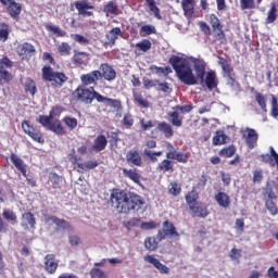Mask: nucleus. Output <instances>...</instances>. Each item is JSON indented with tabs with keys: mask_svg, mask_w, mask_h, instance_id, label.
<instances>
[{
	"mask_svg": "<svg viewBox=\"0 0 278 278\" xmlns=\"http://www.w3.org/2000/svg\"><path fill=\"white\" fill-rule=\"evenodd\" d=\"M11 162L15 166V168L18 169L20 173H22L23 177H27V165H25V163L21 157H18V155H16L15 153H11Z\"/></svg>",
	"mask_w": 278,
	"mask_h": 278,
	"instance_id": "5701e85b",
	"label": "nucleus"
},
{
	"mask_svg": "<svg viewBox=\"0 0 278 278\" xmlns=\"http://www.w3.org/2000/svg\"><path fill=\"white\" fill-rule=\"evenodd\" d=\"M264 179V170L262 169H255L253 172V184H262V180Z\"/></svg>",
	"mask_w": 278,
	"mask_h": 278,
	"instance_id": "69168bd1",
	"label": "nucleus"
},
{
	"mask_svg": "<svg viewBox=\"0 0 278 278\" xmlns=\"http://www.w3.org/2000/svg\"><path fill=\"white\" fill-rule=\"evenodd\" d=\"M157 173H175V163H173V159H164L161 163L156 166Z\"/></svg>",
	"mask_w": 278,
	"mask_h": 278,
	"instance_id": "6ab92c4d",
	"label": "nucleus"
},
{
	"mask_svg": "<svg viewBox=\"0 0 278 278\" xmlns=\"http://www.w3.org/2000/svg\"><path fill=\"white\" fill-rule=\"evenodd\" d=\"M22 129L27 134V136H29V138H31V140L38 142L39 144H45V136L42 135V131L35 128L29 124V122L25 121L22 123Z\"/></svg>",
	"mask_w": 278,
	"mask_h": 278,
	"instance_id": "0eeeda50",
	"label": "nucleus"
},
{
	"mask_svg": "<svg viewBox=\"0 0 278 278\" xmlns=\"http://www.w3.org/2000/svg\"><path fill=\"white\" fill-rule=\"evenodd\" d=\"M204 81L208 90H214V88L218 86V81H216V72L214 71L207 72Z\"/></svg>",
	"mask_w": 278,
	"mask_h": 278,
	"instance_id": "72a5a7b5",
	"label": "nucleus"
},
{
	"mask_svg": "<svg viewBox=\"0 0 278 278\" xmlns=\"http://www.w3.org/2000/svg\"><path fill=\"white\" fill-rule=\"evenodd\" d=\"M73 94L76 101L85 103V105H92V101L96 100L97 102H99V97L101 93L94 90V87L86 88L84 86H79L75 89Z\"/></svg>",
	"mask_w": 278,
	"mask_h": 278,
	"instance_id": "39448f33",
	"label": "nucleus"
},
{
	"mask_svg": "<svg viewBox=\"0 0 278 278\" xmlns=\"http://www.w3.org/2000/svg\"><path fill=\"white\" fill-rule=\"evenodd\" d=\"M17 53L18 55H34L36 53V47L29 42H24L17 47Z\"/></svg>",
	"mask_w": 278,
	"mask_h": 278,
	"instance_id": "cd10ccee",
	"label": "nucleus"
},
{
	"mask_svg": "<svg viewBox=\"0 0 278 278\" xmlns=\"http://www.w3.org/2000/svg\"><path fill=\"white\" fill-rule=\"evenodd\" d=\"M191 62L193 64L195 75L187 59L173 54L168 61L178 79L186 86H197L199 81L200 84H205L207 63H205V60L197 58H193Z\"/></svg>",
	"mask_w": 278,
	"mask_h": 278,
	"instance_id": "f257e3e1",
	"label": "nucleus"
},
{
	"mask_svg": "<svg viewBox=\"0 0 278 278\" xmlns=\"http://www.w3.org/2000/svg\"><path fill=\"white\" fill-rule=\"evenodd\" d=\"M46 29L47 31H51L52 34H54L55 36H58V38H64L67 36L66 30H62L60 27L58 26H53V25H46Z\"/></svg>",
	"mask_w": 278,
	"mask_h": 278,
	"instance_id": "3c124183",
	"label": "nucleus"
},
{
	"mask_svg": "<svg viewBox=\"0 0 278 278\" xmlns=\"http://www.w3.org/2000/svg\"><path fill=\"white\" fill-rule=\"evenodd\" d=\"M0 3L2 5H8L7 11L13 21H18L21 13L23 12L22 3H18L14 0H0Z\"/></svg>",
	"mask_w": 278,
	"mask_h": 278,
	"instance_id": "6e6552de",
	"label": "nucleus"
},
{
	"mask_svg": "<svg viewBox=\"0 0 278 278\" xmlns=\"http://www.w3.org/2000/svg\"><path fill=\"white\" fill-rule=\"evenodd\" d=\"M73 47H71L70 43L66 41L61 42V45H59L58 47V53H60V55H62L63 58H67L68 55H71Z\"/></svg>",
	"mask_w": 278,
	"mask_h": 278,
	"instance_id": "37998d69",
	"label": "nucleus"
},
{
	"mask_svg": "<svg viewBox=\"0 0 278 278\" xmlns=\"http://www.w3.org/2000/svg\"><path fill=\"white\" fill-rule=\"evenodd\" d=\"M74 7L80 16H94L90 10H94V5L90 0H78L74 2Z\"/></svg>",
	"mask_w": 278,
	"mask_h": 278,
	"instance_id": "1a4fd4ad",
	"label": "nucleus"
},
{
	"mask_svg": "<svg viewBox=\"0 0 278 278\" xmlns=\"http://www.w3.org/2000/svg\"><path fill=\"white\" fill-rule=\"evenodd\" d=\"M157 29H155V26L153 25H143L141 26L139 34L142 38L147 37V36H151L153 34H156Z\"/></svg>",
	"mask_w": 278,
	"mask_h": 278,
	"instance_id": "8fccbe9b",
	"label": "nucleus"
},
{
	"mask_svg": "<svg viewBox=\"0 0 278 278\" xmlns=\"http://www.w3.org/2000/svg\"><path fill=\"white\" fill-rule=\"evenodd\" d=\"M126 162L128 166L142 167V153L139 150L132 149L126 153Z\"/></svg>",
	"mask_w": 278,
	"mask_h": 278,
	"instance_id": "ddd939ff",
	"label": "nucleus"
},
{
	"mask_svg": "<svg viewBox=\"0 0 278 278\" xmlns=\"http://www.w3.org/2000/svg\"><path fill=\"white\" fill-rule=\"evenodd\" d=\"M50 131H53L56 134V136H65L66 129L62 125V122L60 119H55L52 125L49 126Z\"/></svg>",
	"mask_w": 278,
	"mask_h": 278,
	"instance_id": "c9c22d12",
	"label": "nucleus"
},
{
	"mask_svg": "<svg viewBox=\"0 0 278 278\" xmlns=\"http://www.w3.org/2000/svg\"><path fill=\"white\" fill-rule=\"evenodd\" d=\"M265 191H266L268 199H277V193H276V192H278L277 181L267 180Z\"/></svg>",
	"mask_w": 278,
	"mask_h": 278,
	"instance_id": "c756f323",
	"label": "nucleus"
},
{
	"mask_svg": "<svg viewBox=\"0 0 278 278\" xmlns=\"http://www.w3.org/2000/svg\"><path fill=\"white\" fill-rule=\"evenodd\" d=\"M241 10H255V0H240Z\"/></svg>",
	"mask_w": 278,
	"mask_h": 278,
	"instance_id": "0e129e2a",
	"label": "nucleus"
},
{
	"mask_svg": "<svg viewBox=\"0 0 278 278\" xmlns=\"http://www.w3.org/2000/svg\"><path fill=\"white\" fill-rule=\"evenodd\" d=\"M146 2L150 12H153L155 18H157V21H162V14L160 13V9L155 3V0H146Z\"/></svg>",
	"mask_w": 278,
	"mask_h": 278,
	"instance_id": "49530a36",
	"label": "nucleus"
},
{
	"mask_svg": "<svg viewBox=\"0 0 278 278\" xmlns=\"http://www.w3.org/2000/svg\"><path fill=\"white\" fill-rule=\"evenodd\" d=\"M2 216L5 220H9L11 223H17L18 222V217L16 216V213H14V211L12 210H3Z\"/></svg>",
	"mask_w": 278,
	"mask_h": 278,
	"instance_id": "6e6d98bb",
	"label": "nucleus"
},
{
	"mask_svg": "<svg viewBox=\"0 0 278 278\" xmlns=\"http://www.w3.org/2000/svg\"><path fill=\"white\" fill-rule=\"evenodd\" d=\"M156 238L159 242L162 240H166V238H179V231H177V227L170 220L163 222L162 230L157 231Z\"/></svg>",
	"mask_w": 278,
	"mask_h": 278,
	"instance_id": "423d86ee",
	"label": "nucleus"
},
{
	"mask_svg": "<svg viewBox=\"0 0 278 278\" xmlns=\"http://www.w3.org/2000/svg\"><path fill=\"white\" fill-rule=\"evenodd\" d=\"M276 200L277 198H268L265 202V207L268 210L271 216H277L278 214L277 204L275 203Z\"/></svg>",
	"mask_w": 278,
	"mask_h": 278,
	"instance_id": "a18cd8bd",
	"label": "nucleus"
},
{
	"mask_svg": "<svg viewBox=\"0 0 278 278\" xmlns=\"http://www.w3.org/2000/svg\"><path fill=\"white\" fill-rule=\"evenodd\" d=\"M168 192L173 197H179V194H181V185H178L177 181L170 182Z\"/></svg>",
	"mask_w": 278,
	"mask_h": 278,
	"instance_id": "13d9d810",
	"label": "nucleus"
},
{
	"mask_svg": "<svg viewBox=\"0 0 278 278\" xmlns=\"http://www.w3.org/2000/svg\"><path fill=\"white\" fill-rule=\"evenodd\" d=\"M42 79L43 81H50L52 88H62L66 81H68V76L64 72H55L51 65L42 67Z\"/></svg>",
	"mask_w": 278,
	"mask_h": 278,
	"instance_id": "20e7f679",
	"label": "nucleus"
},
{
	"mask_svg": "<svg viewBox=\"0 0 278 278\" xmlns=\"http://www.w3.org/2000/svg\"><path fill=\"white\" fill-rule=\"evenodd\" d=\"M220 157H233L236 155V146H229L219 151Z\"/></svg>",
	"mask_w": 278,
	"mask_h": 278,
	"instance_id": "864d4df0",
	"label": "nucleus"
},
{
	"mask_svg": "<svg viewBox=\"0 0 278 278\" xmlns=\"http://www.w3.org/2000/svg\"><path fill=\"white\" fill-rule=\"evenodd\" d=\"M215 201L219 205V207H224L225 210L231 205V198L226 192L219 191L215 194Z\"/></svg>",
	"mask_w": 278,
	"mask_h": 278,
	"instance_id": "393cba45",
	"label": "nucleus"
},
{
	"mask_svg": "<svg viewBox=\"0 0 278 278\" xmlns=\"http://www.w3.org/2000/svg\"><path fill=\"white\" fill-rule=\"evenodd\" d=\"M185 201L193 218H207V216H210L207 205L199 201V192L197 189H194V187L185 195Z\"/></svg>",
	"mask_w": 278,
	"mask_h": 278,
	"instance_id": "7ed1b4c3",
	"label": "nucleus"
},
{
	"mask_svg": "<svg viewBox=\"0 0 278 278\" xmlns=\"http://www.w3.org/2000/svg\"><path fill=\"white\" fill-rule=\"evenodd\" d=\"M167 116L169 118V123L174 127H182V125H184V116L179 115V111L174 110L173 112L167 113Z\"/></svg>",
	"mask_w": 278,
	"mask_h": 278,
	"instance_id": "7c9ffc66",
	"label": "nucleus"
},
{
	"mask_svg": "<svg viewBox=\"0 0 278 278\" xmlns=\"http://www.w3.org/2000/svg\"><path fill=\"white\" fill-rule=\"evenodd\" d=\"M229 137L225 135V131L217 130L213 137V144L215 147H220V144H226Z\"/></svg>",
	"mask_w": 278,
	"mask_h": 278,
	"instance_id": "e433bc0d",
	"label": "nucleus"
},
{
	"mask_svg": "<svg viewBox=\"0 0 278 278\" xmlns=\"http://www.w3.org/2000/svg\"><path fill=\"white\" fill-rule=\"evenodd\" d=\"M71 38L74 40V42H77L78 45H81L83 47L90 45V40L88 39V37H84L83 35L72 34Z\"/></svg>",
	"mask_w": 278,
	"mask_h": 278,
	"instance_id": "603ef678",
	"label": "nucleus"
},
{
	"mask_svg": "<svg viewBox=\"0 0 278 278\" xmlns=\"http://www.w3.org/2000/svg\"><path fill=\"white\" fill-rule=\"evenodd\" d=\"M24 90L27 94L34 97L38 92V87H36V81L31 78H27L24 85Z\"/></svg>",
	"mask_w": 278,
	"mask_h": 278,
	"instance_id": "4c0bfd02",
	"label": "nucleus"
},
{
	"mask_svg": "<svg viewBox=\"0 0 278 278\" xmlns=\"http://www.w3.org/2000/svg\"><path fill=\"white\" fill-rule=\"evenodd\" d=\"M50 181L52 184V188L58 190L60 188V184H62V177L55 173L51 174Z\"/></svg>",
	"mask_w": 278,
	"mask_h": 278,
	"instance_id": "e2e57ef3",
	"label": "nucleus"
},
{
	"mask_svg": "<svg viewBox=\"0 0 278 278\" xmlns=\"http://www.w3.org/2000/svg\"><path fill=\"white\" fill-rule=\"evenodd\" d=\"M132 97H134V101H135L136 105H138V108H141L143 110H149V108H151L150 101L147 100L144 98V96H142V92L135 91L132 93Z\"/></svg>",
	"mask_w": 278,
	"mask_h": 278,
	"instance_id": "a878e982",
	"label": "nucleus"
},
{
	"mask_svg": "<svg viewBox=\"0 0 278 278\" xmlns=\"http://www.w3.org/2000/svg\"><path fill=\"white\" fill-rule=\"evenodd\" d=\"M22 227L24 229H36V216L31 212H25L22 214Z\"/></svg>",
	"mask_w": 278,
	"mask_h": 278,
	"instance_id": "412c9836",
	"label": "nucleus"
},
{
	"mask_svg": "<svg viewBox=\"0 0 278 278\" xmlns=\"http://www.w3.org/2000/svg\"><path fill=\"white\" fill-rule=\"evenodd\" d=\"M278 18L277 4H273L267 12V17L265 18V25H271Z\"/></svg>",
	"mask_w": 278,
	"mask_h": 278,
	"instance_id": "ea45409f",
	"label": "nucleus"
},
{
	"mask_svg": "<svg viewBox=\"0 0 278 278\" xmlns=\"http://www.w3.org/2000/svg\"><path fill=\"white\" fill-rule=\"evenodd\" d=\"M242 138L245 140V144L248 149H255L257 147V140L260 136L257 135V131L253 128H245L244 130H241Z\"/></svg>",
	"mask_w": 278,
	"mask_h": 278,
	"instance_id": "9b49d317",
	"label": "nucleus"
},
{
	"mask_svg": "<svg viewBox=\"0 0 278 278\" xmlns=\"http://www.w3.org/2000/svg\"><path fill=\"white\" fill-rule=\"evenodd\" d=\"M63 123H64V125L67 126V128L71 131H73V129H77L78 122H77V118H75V117L65 116L63 118Z\"/></svg>",
	"mask_w": 278,
	"mask_h": 278,
	"instance_id": "4d7b16f0",
	"label": "nucleus"
},
{
	"mask_svg": "<svg viewBox=\"0 0 278 278\" xmlns=\"http://www.w3.org/2000/svg\"><path fill=\"white\" fill-rule=\"evenodd\" d=\"M156 90H159V92H167L168 94L173 92V88H170V85L166 81L161 83L160 80H156Z\"/></svg>",
	"mask_w": 278,
	"mask_h": 278,
	"instance_id": "052dcab7",
	"label": "nucleus"
},
{
	"mask_svg": "<svg viewBox=\"0 0 278 278\" xmlns=\"http://www.w3.org/2000/svg\"><path fill=\"white\" fill-rule=\"evenodd\" d=\"M45 270L48 275H55L58 271V261L55 260V254H47L43 258Z\"/></svg>",
	"mask_w": 278,
	"mask_h": 278,
	"instance_id": "2eb2a0df",
	"label": "nucleus"
},
{
	"mask_svg": "<svg viewBox=\"0 0 278 278\" xmlns=\"http://www.w3.org/2000/svg\"><path fill=\"white\" fill-rule=\"evenodd\" d=\"M160 239L157 237H147L144 240V248L147 251H157V247H160Z\"/></svg>",
	"mask_w": 278,
	"mask_h": 278,
	"instance_id": "f704fd0d",
	"label": "nucleus"
},
{
	"mask_svg": "<svg viewBox=\"0 0 278 278\" xmlns=\"http://www.w3.org/2000/svg\"><path fill=\"white\" fill-rule=\"evenodd\" d=\"M151 47H153V43H151V40L149 39H142L136 43L137 51H141L142 53L151 51Z\"/></svg>",
	"mask_w": 278,
	"mask_h": 278,
	"instance_id": "79ce46f5",
	"label": "nucleus"
},
{
	"mask_svg": "<svg viewBox=\"0 0 278 278\" xmlns=\"http://www.w3.org/2000/svg\"><path fill=\"white\" fill-rule=\"evenodd\" d=\"M45 223H53L56 226V231H60V229L64 230H71L73 229V226L71 225V222H67L66 219H62L55 215H43Z\"/></svg>",
	"mask_w": 278,
	"mask_h": 278,
	"instance_id": "9d476101",
	"label": "nucleus"
},
{
	"mask_svg": "<svg viewBox=\"0 0 278 278\" xmlns=\"http://www.w3.org/2000/svg\"><path fill=\"white\" fill-rule=\"evenodd\" d=\"M39 123H40V125H42V127H48V129H49V127H51V121H53V117H51V115L49 114V116H47V115H40L39 116Z\"/></svg>",
	"mask_w": 278,
	"mask_h": 278,
	"instance_id": "338daca9",
	"label": "nucleus"
},
{
	"mask_svg": "<svg viewBox=\"0 0 278 278\" xmlns=\"http://www.w3.org/2000/svg\"><path fill=\"white\" fill-rule=\"evenodd\" d=\"M10 38V25L5 24V22H0V40L5 42Z\"/></svg>",
	"mask_w": 278,
	"mask_h": 278,
	"instance_id": "de8ad7c7",
	"label": "nucleus"
},
{
	"mask_svg": "<svg viewBox=\"0 0 278 278\" xmlns=\"http://www.w3.org/2000/svg\"><path fill=\"white\" fill-rule=\"evenodd\" d=\"M111 206L118 214H130V212H140L144 205L142 195L134 192H127L124 189H113L110 195Z\"/></svg>",
	"mask_w": 278,
	"mask_h": 278,
	"instance_id": "f03ea898",
	"label": "nucleus"
},
{
	"mask_svg": "<svg viewBox=\"0 0 278 278\" xmlns=\"http://www.w3.org/2000/svg\"><path fill=\"white\" fill-rule=\"evenodd\" d=\"M74 64H79L80 66H86L88 62H90V58L86 52H77L75 51L73 56Z\"/></svg>",
	"mask_w": 278,
	"mask_h": 278,
	"instance_id": "2f4dec72",
	"label": "nucleus"
},
{
	"mask_svg": "<svg viewBox=\"0 0 278 278\" xmlns=\"http://www.w3.org/2000/svg\"><path fill=\"white\" fill-rule=\"evenodd\" d=\"M89 275L91 278H108V275H105V271H103L99 267H94L89 271Z\"/></svg>",
	"mask_w": 278,
	"mask_h": 278,
	"instance_id": "680f3d73",
	"label": "nucleus"
},
{
	"mask_svg": "<svg viewBox=\"0 0 278 278\" xmlns=\"http://www.w3.org/2000/svg\"><path fill=\"white\" fill-rule=\"evenodd\" d=\"M101 77H103L106 81H114L116 79V70L108 63H102L100 65Z\"/></svg>",
	"mask_w": 278,
	"mask_h": 278,
	"instance_id": "f3484780",
	"label": "nucleus"
},
{
	"mask_svg": "<svg viewBox=\"0 0 278 278\" xmlns=\"http://www.w3.org/2000/svg\"><path fill=\"white\" fill-rule=\"evenodd\" d=\"M197 5L195 0H181V8L184 11V15L187 18H192L194 16V7Z\"/></svg>",
	"mask_w": 278,
	"mask_h": 278,
	"instance_id": "4be33fe9",
	"label": "nucleus"
},
{
	"mask_svg": "<svg viewBox=\"0 0 278 278\" xmlns=\"http://www.w3.org/2000/svg\"><path fill=\"white\" fill-rule=\"evenodd\" d=\"M108 147V138H105V135H99L92 146V150L96 153H101V151H105V148Z\"/></svg>",
	"mask_w": 278,
	"mask_h": 278,
	"instance_id": "b1692460",
	"label": "nucleus"
},
{
	"mask_svg": "<svg viewBox=\"0 0 278 278\" xmlns=\"http://www.w3.org/2000/svg\"><path fill=\"white\" fill-rule=\"evenodd\" d=\"M271 116L278 118V100L274 94H271Z\"/></svg>",
	"mask_w": 278,
	"mask_h": 278,
	"instance_id": "774afa93",
	"label": "nucleus"
},
{
	"mask_svg": "<svg viewBox=\"0 0 278 278\" xmlns=\"http://www.w3.org/2000/svg\"><path fill=\"white\" fill-rule=\"evenodd\" d=\"M168 149H170V151L166 153L167 160H176V162H179V164H188V160H190L188 154L184 152H177L175 147H173V143H168Z\"/></svg>",
	"mask_w": 278,
	"mask_h": 278,
	"instance_id": "4468645a",
	"label": "nucleus"
},
{
	"mask_svg": "<svg viewBox=\"0 0 278 278\" xmlns=\"http://www.w3.org/2000/svg\"><path fill=\"white\" fill-rule=\"evenodd\" d=\"M100 77H101V71L94 70L87 74H83L80 76V81L85 88H88V86H97V84H99Z\"/></svg>",
	"mask_w": 278,
	"mask_h": 278,
	"instance_id": "f8f14e48",
	"label": "nucleus"
},
{
	"mask_svg": "<svg viewBox=\"0 0 278 278\" xmlns=\"http://www.w3.org/2000/svg\"><path fill=\"white\" fill-rule=\"evenodd\" d=\"M106 16H118V3L116 1H109L102 9Z\"/></svg>",
	"mask_w": 278,
	"mask_h": 278,
	"instance_id": "c85d7f7f",
	"label": "nucleus"
},
{
	"mask_svg": "<svg viewBox=\"0 0 278 278\" xmlns=\"http://www.w3.org/2000/svg\"><path fill=\"white\" fill-rule=\"evenodd\" d=\"M214 33V42H219V45H227V35L223 29L213 31Z\"/></svg>",
	"mask_w": 278,
	"mask_h": 278,
	"instance_id": "5fc2aeb1",
	"label": "nucleus"
},
{
	"mask_svg": "<svg viewBox=\"0 0 278 278\" xmlns=\"http://www.w3.org/2000/svg\"><path fill=\"white\" fill-rule=\"evenodd\" d=\"M98 103H103V105H105L106 108H113V110H121V108H123L121 100L112 99V98L105 97L101 93L98 98Z\"/></svg>",
	"mask_w": 278,
	"mask_h": 278,
	"instance_id": "a211bd4d",
	"label": "nucleus"
},
{
	"mask_svg": "<svg viewBox=\"0 0 278 278\" xmlns=\"http://www.w3.org/2000/svg\"><path fill=\"white\" fill-rule=\"evenodd\" d=\"M123 175L127 179H130V181H134V184H140V174L138 173V169L123 168Z\"/></svg>",
	"mask_w": 278,
	"mask_h": 278,
	"instance_id": "473e14b6",
	"label": "nucleus"
},
{
	"mask_svg": "<svg viewBox=\"0 0 278 278\" xmlns=\"http://www.w3.org/2000/svg\"><path fill=\"white\" fill-rule=\"evenodd\" d=\"M210 24L213 31H220V29H223V24L216 14L210 15Z\"/></svg>",
	"mask_w": 278,
	"mask_h": 278,
	"instance_id": "09e8293b",
	"label": "nucleus"
},
{
	"mask_svg": "<svg viewBox=\"0 0 278 278\" xmlns=\"http://www.w3.org/2000/svg\"><path fill=\"white\" fill-rule=\"evenodd\" d=\"M157 131L164 134L165 138H173L175 136V130H173V126L166 122H160L156 126Z\"/></svg>",
	"mask_w": 278,
	"mask_h": 278,
	"instance_id": "bb28decb",
	"label": "nucleus"
},
{
	"mask_svg": "<svg viewBox=\"0 0 278 278\" xmlns=\"http://www.w3.org/2000/svg\"><path fill=\"white\" fill-rule=\"evenodd\" d=\"M218 64L219 66H222V71L224 73V77H227V79H229V81H236V78H232L231 76V72L233 71V68H231V64H229V61H227V59L223 58V56H218Z\"/></svg>",
	"mask_w": 278,
	"mask_h": 278,
	"instance_id": "aec40b11",
	"label": "nucleus"
},
{
	"mask_svg": "<svg viewBox=\"0 0 278 278\" xmlns=\"http://www.w3.org/2000/svg\"><path fill=\"white\" fill-rule=\"evenodd\" d=\"M176 112H181L182 114H190L194 110V105L192 104H185V105H176L173 108Z\"/></svg>",
	"mask_w": 278,
	"mask_h": 278,
	"instance_id": "bf43d9fd",
	"label": "nucleus"
},
{
	"mask_svg": "<svg viewBox=\"0 0 278 278\" xmlns=\"http://www.w3.org/2000/svg\"><path fill=\"white\" fill-rule=\"evenodd\" d=\"M150 71L156 75H165V77L173 73V68H170V66L160 67L157 65H151Z\"/></svg>",
	"mask_w": 278,
	"mask_h": 278,
	"instance_id": "c03bdc74",
	"label": "nucleus"
},
{
	"mask_svg": "<svg viewBox=\"0 0 278 278\" xmlns=\"http://www.w3.org/2000/svg\"><path fill=\"white\" fill-rule=\"evenodd\" d=\"M254 97H255V101H256V103H258V106L261 108V110L263 112H268V108H267V103H266V101H267L266 96H264L260 91H255Z\"/></svg>",
	"mask_w": 278,
	"mask_h": 278,
	"instance_id": "a19ab883",
	"label": "nucleus"
},
{
	"mask_svg": "<svg viewBox=\"0 0 278 278\" xmlns=\"http://www.w3.org/2000/svg\"><path fill=\"white\" fill-rule=\"evenodd\" d=\"M118 36H123V30L119 27H114L106 34V39L111 45H115L116 40H118Z\"/></svg>",
	"mask_w": 278,
	"mask_h": 278,
	"instance_id": "58836bf2",
	"label": "nucleus"
},
{
	"mask_svg": "<svg viewBox=\"0 0 278 278\" xmlns=\"http://www.w3.org/2000/svg\"><path fill=\"white\" fill-rule=\"evenodd\" d=\"M144 262H148V264H153L154 268H157L161 275H168V273H170V268L162 264V262H160V260L155 258L153 255L144 256Z\"/></svg>",
	"mask_w": 278,
	"mask_h": 278,
	"instance_id": "dca6fc26",
	"label": "nucleus"
}]
</instances>
